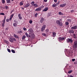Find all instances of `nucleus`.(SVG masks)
I'll list each match as a JSON object with an SVG mask.
<instances>
[{"label": "nucleus", "mask_w": 77, "mask_h": 77, "mask_svg": "<svg viewBox=\"0 0 77 77\" xmlns=\"http://www.w3.org/2000/svg\"><path fill=\"white\" fill-rule=\"evenodd\" d=\"M58 14H59V15H63V14L62 13V12H59L58 13Z\"/></svg>", "instance_id": "33"}, {"label": "nucleus", "mask_w": 77, "mask_h": 77, "mask_svg": "<svg viewBox=\"0 0 77 77\" xmlns=\"http://www.w3.org/2000/svg\"><path fill=\"white\" fill-rule=\"evenodd\" d=\"M69 33H74V31L72 30H70L69 31Z\"/></svg>", "instance_id": "17"}, {"label": "nucleus", "mask_w": 77, "mask_h": 77, "mask_svg": "<svg viewBox=\"0 0 77 77\" xmlns=\"http://www.w3.org/2000/svg\"><path fill=\"white\" fill-rule=\"evenodd\" d=\"M7 3H10V2H11L10 0H6Z\"/></svg>", "instance_id": "22"}, {"label": "nucleus", "mask_w": 77, "mask_h": 77, "mask_svg": "<svg viewBox=\"0 0 77 77\" xmlns=\"http://www.w3.org/2000/svg\"><path fill=\"white\" fill-rule=\"evenodd\" d=\"M70 77H73V76H72V75H70Z\"/></svg>", "instance_id": "58"}, {"label": "nucleus", "mask_w": 77, "mask_h": 77, "mask_svg": "<svg viewBox=\"0 0 77 77\" xmlns=\"http://www.w3.org/2000/svg\"><path fill=\"white\" fill-rule=\"evenodd\" d=\"M8 6H5V9H8Z\"/></svg>", "instance_id": "50"}, {"label": "nucleus", "mask_w": 77, "mask_h": 77, "mask_svg": "<svg viewBox=\"0 0 77 77\" xmlns=\"http://www.w3.org/2000/svg\"><path fill=\"white\" fill-rule=\"evenodd\" d=\"M72 12H74V10H72L71 11V13H72Z\"/></svg>", "instance_id": "47"}, {"label": "nucleus", "mask_w": 77, "mask_h": 77, "mask_svg": "<svg viewBox=\"0 0 77 77\" xmlns=\"http://www.w3.org/2000/svg\"><path fill=\"white\" fill-rule=\"evenodd\" d=\"M42 8H44V6H41Z\"/></svg>", "instance_id": "55"}, {"label": "nucleus", "mask_w": 77, "mask_h": 77, "mask_svg": "<svg viewBox=\"0 0 77 77\" xmlns=\"http://www.w3.org/2000/svg\"><path fill=\"white\" fill-rule=\"evenodd\" d=\"M66 4L64 3L63 4L60 5V6L61 8H63L64 7H65V6H66Z\"/></svg>", "instance_id": "8"}, {"label": "nucleus", "mask_w": 77, "mask_h": 77, "mask_svg": "<svg viewBox=\"0 0 77 77\" xmlns=\"http://www.w3.org/2000/svg\"><path fill=\"white\" fill-rule=\"evenodd\" d=\"M16 41V39L15 38H9V41H10L11 42H13L14 41Z\"/></svg>", "instance_id": "3"}, {"label": "nucleus", "mask_w": 77, "mask_h": 77, "mask_svg": "<svg viewBox=\"0 0 77 77\" xmlns=\"http://www.w3.org/2000/svg\"><path fill=\"white\" fill-rule=\"evenodd\" d=\"M14 36L16 39H19V37H18V35H16V34H14Z\"/></svg>", "instance_id": "16"}, {"label": "nucleus", "mask_w": 77, "mask_h": 77, "mask_svg": "<svg viewBox=\"0 0 77 77\" xmlns=\"http://www.w3.org/2000/svg\"><path fill=\"white\" fill-rule=\"evenodd\" d=\"M54 2L56 3L57 2V0H54Z\"/></svg>", "instance_id": "52"}, {"label": "nucleus", "mask_w": 77, "mask_h": 77, "mask_svg": "<svg viewBox=\"0 0 77 77\" xmlns=\"http://www.w3.org/2000/svg\"><path fill=\"white\" fill-rule=\"evenodd\" d=\"M14 23H17V22L16 21V20H14Z\"/></svg>", "instance_id": "48"}, {"label": "nucleus", "mask_w": 77, "mask_h": 77, "mask_svg": "<svg viewBox=\"0 0 77 77\" xmlns=\"http://www.w3.org/2000/svg\"><path fill=\"white\" fill-rule=\"evenodd\" d=\"M23 29L24 30H27V29H26V28H23Z\"/></svg>", "instance_id": "44"}, {"label": "nucleus", "mask_w": 77, "mask_h": 77, "mask_svg": "<svg viewBox=\"0 0 77 77\" xmlns=\"http://www.w3.org/2000/svg\"><path fill=\"white\" fill-rule=\"evenodd\" d=\"M25 38H26V36L24 35H23L22 38V40H24Z\"/></svg>", "instance_id": "19"}, {"label": "nucleus", "mask_w": 77, "mask_h": 77, "mask_svg": "<svg viewBox=\"0 0 77 77\" xmlns=\"http://www.w3.org/2000/svg\"><path fill=\"white\" fill-rule=\"evenodd\" d=\"M5 20H6V17H5L4 20L2 21L3 23L2 24V26H3V27H4V26H5Z\"/></svg>", "instance_id": "7"}, {"label": "nucleus", "mask_w": 77, "mask_h": 77, "mask_svg": "<svg viewBox=\"0 0 77 77\" xmlns=\"http://www.w3.org/2000/svg\"><path fill=\"white\" fill-rule=\"evenodd\" d=\"M22 9H24V8H21Z\"/></svg>", "instance_id": "59"}, {"label": "nucleus", "mask_w": 77, "mask_h": 77, "mask_svg": "<svg viewBox=\"0 0 77 77\" xmlns=\"http://www.w3.org/2000/svg\"><path fill=\"white\" fill-rule=\"evenodd\" d=\"M20 6H22V5H23V3L22 2V1L20 3Z\"/></svg>", "instance_id": "32"}, {"label": "nucleus", "mask_w": 77, "mask_h": 77, "mask_svg": "<svg viewBox=\"0 0 77 77\" xmlns=\"http://www.w3.org/2000/svg\"><path fill=\"white\" fill-rule=\"evenodd\" d=\"M4 41L5 43H6V44H9V42H8V41H6V40H5Z\"/></svg>", "instance_id": "21"}, {"label": "nucleus", "mask_w": 77, "mask_h": 77, "mask_svg": "<svg viewBox=\"0 0 77 77\" xmlns=\"http://www.w3.org/2000/svg\"><path fill=\"white\" fill-rule=\"evenodd\" d=\"M11 52H12V53H15V51H14V50L12 49L11 50Z\"/></svg>", "instance_id": "25"}, {"label": "nucleus", "mask_w": 77, "mask_h": 77, "mask_svg": "<svg viewBox=\"0 0 77 77\" xmlns=\"http://www.w3.org/2000/svg\"><path fill=\"white\" fill-rule=\"evenodd\" d=\"M32 38H35V35L33 34H32L31 35Z\"/></svg>", "instance_id": "37"}, {"label": "nucleus", "mask_w": 77, "mask_h": 77, "mask_svg": "<svg viewBox=\"0 0 77 77\" xmlns=\"http://www.w3.org/2000/svg\"><path fill=\"white\" fill-rule=\"evenodd\" d=\"M71 29H74V30L75 29H77V26H74L72 27H71Z\"/></svg>", "instance_id": "13"}, {"label": "nucleus", "mask_w": 77, "mask_h": 77, "mask_svg": "<svg viewBox=\"0 0 77 77\" xmlns=\"http://www.w3.org/2000/svg\"><path fill=\"white\" fill-rule=\"evenodd\" d=\"M13 26H14V27H16V26H17V23H13Z\"/></svg>", "instance_id": "34"}, {"label": "nucleus", "mask_w": 77, "mask_h": 77, "mask_svg": "<svg viewBox=\"0 0 77 77\" xmlns=\"http://www.w3.org/2000/svg\"><path fill=\"white\" fill-rule=\"evenodd\" d=\"M58 5V4H57L56 6H57Z\"/></svg>", "instance_id": "63"}, {"label": "nucleus", "mask_w": 77, "mask_h": 77, "mask_svg": "<svg viewBox=\"0 0 77 77\" xmlns=\"http://www.w3.org/2000/svg\"><path fill=\"white\" fill-rule=\"evenodd\" d=\"M56 23L57 24H58L59 26H62V23L61 22H60L59 20H57Z\"/></svg>", "instance_id": "4"}, {"label": "nucleus", "mask_w": 77, "mask_h": 77, "mask_svg": "<svg viewBox=\"0 0 77 77\" xmlns=\"http://www.w3.org/2000/svg\"><path fill=\"white\" fill-rule=\"evenodd\" d=\"M18 33H20V32H18Z\"/></svg>", "instance_id": "61"}, {"label": "nucleus", "mask_w": 77, "mask_h": 77, "mask_svg": "<svg viewBox=\"0 0 77 77\" xmlns=\"http://www.w3.org/2000/svg\"><path fill=\"white\" fill-rule=\"evenodd\" d=\"M48 10V7H46L43 10V12H46Z\"/></svg>", "instance_id": "10"}, {"label": "nucleus", "mask_w": 77, "mask_h": 77, "mask_svg": "<svg viewBox=\"0 0 77 77\" xmlns=\"http://www.w3.org/2000/svg\"><path fill=\"white\" fill-rule=\"evenodd\" d=\"M72 62H74L75 60V59H72Z\"/></svg>", "instance_id": "38"}, {"label": "nucleus", "mask_w": 77, "mask_h": 77, "mask_svg": "<svg viewBox=\"0 0 77 77\" xmlns=\"http://www.w3.org/2000/svg\"><path fill=\"white\" fill-rule=\"evenodd\" d=\"M44 20V18L43 17H42L41 19V20L40 21V23H42Z\"/></svg>", "instance_id": "14"}, {"label": "nucleus", "mask_w": 77, "mask_h": 77, "mask_svg": "<svg viewBox=\"0 0 77 77\" xmlns=\"http://www.w3.org/2000/svg\"><path fill=\"white\" fill-rule=\"evenodd\" d=\"M72 70H70V71H69L68 72V74H71V72H72Z\"/></svg>", "instance_id": "26"}, {"label": "nucleus", "mask_w": 77, "mask_h": 77, "mask_svg": "<svg viewBox=\"0 0 77 77\" xmlns=\"http://www.w3.org/2000/svg\"><path fill=\"white\" fill-rule=\"evenodd\" d=\"M41 10V7H39L37 8L35 10V11H40Z\"/></svg>", "instance_id": "9"}, {"label": "nucleus", "mask_w": 77, "mask_h": 77, "mask_svg": "<svg viewBox=\"0 0 77 77\" xmlns=\"http://www.w3.org/2000/svg\"><path fill=\"white\" fill-rule=\"evenodd\" d=\"M46 27V25H43V26H42V27L41 28L42 32H43V31L44 30V29H45Z\"/></svg>", "instance_id": "6"}, {"label": "nucleus", "mask_w": 77, "mask_h": 77, "mask_svg": "<svg viewBox=\"0 0 77 77\" xmlns=\"http://www.w3.org/2000/svg\"><path fill=\"white\" fill-rule=\"evenodd\" d=\"M31 5H32V6H34L35 8H38V5H37L36 4H35V2L33 1L30 3Z\"/></svg>", "instance_id": "2"}, {"label": "nucleus", "mask_w": 77, "mask_h": 77, "mask_svg": "<svg viewBox=\"0 0 77 77\" xmlns=\"http://www.w3.org/2000/svg\"><path fill=\"white\" fill-rule=\"evenodd\" d=\"M2 3L3 4H4L5 3V0H2Z\"/></svg>", "instance_id": "36"}, {"label": "nucleus", "mask_w": 77, "mask_h": 77, "mask_svg": "<svg viewBox=\"0 0 77 77\" xmlns=\"http://www.w3.org/2000/svg\"><path fill=\"white\" fill-rule=\"evenodd\" d=\"M56 5H57L56 4H53L52 5V7L53 8H54V7H56Z\"/></svg>", "instance_id": "24"}, {"label": "nucleus", "mask_w": 77, "mask_h": 77, "mask_svg": "<svg viewBox=\"0 0 77 77\" xmlns=\"http://www.w3.org/2000/svg\"><path fill=\"white\" fill-rule=\"evenodd\" d=\"M73 37L74 38H75V39L76 38V36L75 34H73Z\"/></svg>", "instance_id": "27"}, {"label": "nucleus", "mask_w": 77, "mask_h": 77, "mask_svg": "<svg viewBox=\"0 0 77 77\" xmlns=\"http://www.w3.org/2000/svg\"><path fill=\"white\" fill-rule=\"evenodd\" d=\"M29 6H30V4H29V3H28L27 4L24 6V8H27V7H29Z\"/></svg>", "instance_id": "12"}, {"label": "nucleus", "mask_w": 77, "mask_h": 77, "mask_svg": "<svg viewBox=\"0 0 77 77\" xmlns=\"http://www.w3.org/2000/svg\"><path fill=\"white\" fill-rule=\"evenodd\" d=\"M52 35L53 36V37H55L56 35V33L55 32H52Z\"/></svg>", "instance_id": "15"}, {"label": "nucleus", "mask_w": 77, "mask_h": 77, "mask_svg": "<svg viewBox=\"0 0 77 77\" xmlns=\"http://www.w3.org/2000/svg\"><path fill=\"white\" fill-rule=\"evenodd\" d=\"M66 25V26H68V24H69V23H68V22H66L65 23Z\"/></svg>", "instance_id": "30"}, {"label": "nucleus", "mask_w": 77, "mask_h": 77, "mask_svg": "<svg viewBox=\"0 0 77 77\" xmlns=\"http://www.w3.org/2000/svg\"><path fill=\"white\" fill-rule=\"evenodd\" d=\"M67 21H68V22H69V23H71V20L70 19H68L67 20Z\"/></svg>", "instance_id": "29"}, {"label": "nucleus", "mask_w": 77, "mask_h": 77, "mask_svg": "<svg viewBox=\"0 0 77 77\" xmlns=\"http://www.w3.org/2000/svg\"><path fill=\"white\" fill-rule=\"evenodd\" d=\"M65 39V37H59V38H58V40L59 41H63Z\"/></svg>", "instance_id": "5"}, {"label": "nucleus", "mask_w": 77, "mask_h": 77, "mask_svg": "<svg viewBox=\"0 0 77 77\" xmlns=\"http://www.w3.org/2000/svg\"><path fill=\"white\" fill-rule=\"evenodd\" d=\"M20 33H22V31H20Z\"/></svg>", "instance_id": "56"}, {"label": "nucleus", "mask_w": 77, "mask_h": 77, "mask_svg": "<svg viewBox=\"0 0 77 77\" xmlns=\"http://www.w3.org/2000/svg\"><path fill=\"white\" fill-rule=\"evenodd\" d=\"M38 13H36L35 14V17H37V16H38Z\"/></svg>", "instance_id": "40"}, {"label": "nucleus", "mask_w": 77, "mask_h": 77, "mask_svg": "<svg viewBox=\"0 0 77 77\" xmlns=\"http://www.w3.org/2000/svg\"><path fill=\"white\" fill-rule=\"evenodd\" d=\"M28 31L30 34H31V33H33V30H32V29H29L28 30Z\"/></svg>", "instance_id": "11"}, {"label": "nucleus", "mask_w": 77, "mask_h": 77, "mask_svg": "<svg viewBox=\"0 0 77 77\" xmlns=\"http://www.w3.org/2000/svg\"><path fill=\"white\" fill-rule=\"evenodd\" d=\"M14 16V14H13L12 15H11V17H10L11 18H12L13 17V16Z\"/></svg>", "instance_id": "43"}, {"label": "nucleus", "mask_w": 77, "mask_h": 77, "mask_svg": "<svg viewBox=\"0 0 77 77\" xmlns=\"http://www.w3.org/2000/svg\"><path fill=\"white\" fill-rule=\"evenodd\" d=\"M44 1L45 2H47V0H44Z\"/></svg>", "instance_id": "51"}, {"label": "nucleus", "mask_w": 77, "mask_h": 77, "mask_svg": "<svg viewBox=\"0 0 77 77\" xmlns=\"http://www.w3.org/2000/svg\"><path fill=\"white\" fill-rule=\"evenodd\" d=\"M28 37H30V35H29Z\"/></svg>", "instance_id": "60"}, {"label": "nucleus", "mask_w": 77, "mask_h": 77, "mask_svg": "<svg viewBox=\"0 0 77 77\" xmlns=\"http://www.w3.org/2000/svg\"><path fill=\"white\" fill-rule=\"evenodd\" d=\"M66 42L67 43H72V42H73V40L71 38H68L66 39Z\"/></svg>", "instance_id": "1"}, {"label": "nucleus", "mask_w": 77, "mask_h": 77, "mask_svg": "<svg viewBox=\"0 0 77 77\" xmlns=\"http://www.w3.org/2000/svg\"><path fill=\"white\" fill-rule=\"evenodd\" d=\"M60 3V1H58L57 2V3L56 4V5H59Z\"/></svg>", "instance_id": "42"}, {"label": "nucleus", "mask_w": 77, "mask_h": 77, "mask_svg": "<svg viewBox=\"0 0 77 77\" xmlns=\"http://www.w3.org/2000/svg\"><path fill=\"white\" fill-rule=\"evenodd\" d=\"M74 64H77V63L76 62H75L74 63Z\"/></svg>", "instance_id": "57"}, {"label": "nucleus", "mask_w": 77, "mask_h": 77, "mask_svg": "<svg viewBox=\"0 0 77 77\" xmlns=\"http://www.w3.org/2000/svg\"><path fill=\"white\" fill-rule=\"evenodd\" d=\"M73 47L74 48H77V45H73Z\"/></svg>", "instance_id": "20"}, {"label": "nucleus", "mask_w": 77, "mask_h": 77, "mask_svg": "<svg viewBox=\"0 0 77 77\" xmlns=\"http://www.w3.org/2000/svg\"><path fill=\"white\" fill-rule=\"evenodd\" d=\"M48 17H50V16H51V15H50V13H48Z\"/></svg>", "instance_id": "45"}, {"label": "nucleus", "mask_w": 77, "mask_h": 77, "mask_svg": "<svg viewBox=\"0 0 77 77\" xmlns=\"http://www.w3.org/2000/svg\"><path fill=\"white\" fill-rule=\"evenodd\" d=\"M74 45H77V41H75L74 42Z\"/></svg>", "instance_id": "28"}, {"label": "nucleus", "mask_w": 77, "mask_h": 77, "mask_svg": "<svg viewBox=\"0 0 77 77\" xmlns=\"http://www.w3.org/2000/svg\"><path fill=\"white\" fill-rule=\"evenodd\" d=\"M31 47H32V46H31Z\"/></svg>", "instance_id": "64"}, {"label": "nucleus", "mask_w": 77, "mask_h": 77, "mask_svg": "<svg viewBox=\"0 0 77 77\" xmlns=\"http://www.w3.org/2000/svg\"><path fill=\"white\" fill-rule=\"evenodd\" d=\"M12 18L10 17L9 19V20H10V21H11V20H12Z\"/></svg>", "instance_id": "49"}, {"label": "nucleus", "mask_w": 77, "mask_h": 77, "mask_svg": "<svg viewBox=\"0 0 77 77\" xmlns=\"http://www.w3.org/2000/svg\"><path fill=\"white\" fill-rule=\"evenodd\" d=\"M14 0H11V1H14Z\"/></svg>", "instance_id": "62"}, {"label": "nucleus", "mask_w": 77, "mask_h": 77, "mask_svg": "<svg viewBox=\"0 0 77 77\" xmlns=\"http://www.w3.org/2000/svg\"><path fill=\"white\" fill-rule=\"evenodd\" d=\"M18 17H19V18L20 20H21V19H22V17H21V15H20V14L18 15Z\"/></svg>", "instance_id": "18"}, {"label": "nucleus", "mask_w": 77, "mask_h": 77, "mask_svg": "<svg viewBox=\"0 0 77 77\" xmlns=\"http://www.w3.org/2000/svg\"><path fill=\"white\" fill-rule=\"evenodd\" d=\"M6 21L7 22H9V19H7L6 20Z\"/></svg>", "instance_id": "41"}, {"label": "nucleus", "mask_w": 77, "mask_h": 77, "mask_svg": "<svg viewBox=\"0 0 77 77\" xmlns=\"http://www.w3.org/2000/svg\"><path fill=\"white\" fill-rule=\"evenodd\" d=\"M5 30H8V28H6L5 29Z\"/></svg>", "instance_id": "54"}, {"label": "nucleus", "mask_w": 77, "mask_h": 77, "mask_svg": "<svg viewBox=\"0 0 77 77\" xmlns=\"http://www.w3.org/2000/svg\"><path fill=\"white\" fill-rule=\"evenodd\" d=\"M42 35H43V36H45V35H46V34H45V33H43Z\"/></svg>", "instance_id": "46"}, {"label": "nucleus", "mask_w": 77, "mask_h": 77, "mask_svg": "<svg viewBox=\"0 0 77 77\" xmlns=\"http://www.w3.org/2000/svg\"><path fill=\"white\" fill-rule=\"evenodd\" d=\"M0 15H5V14H4V13H1L0 14Z\"/></svg>", "instance_id": "35"}, {"label": "nucleus", "mask_w": 77, "mask_h": 77, "mask_svg": "<svg viewBox=\"0 0 77 77\" xmlns=\"http://www.w3.org/2000/svg\"><path fill=\"white\" fill-rule=\"evenodd\" d=\"M25 35L27 38H29V34L27 32L25 33Z\"/></svg>", "instance_id": "23"}, {"label": "nucleus", "mask_w": 77, "mask_h": 77, "mask_svg": "<svg viewBox=\"0 0 77 77\" xmlns=\"http://www.w3.org/2000/svg\"><path fill=\"white\" fill-rule=\"evenodd\" d=\"M32 20H30L29 21V23H30V24H32Z\"/></svg>", "instance_id": "39"}, {"label": "nucleus", "mask_w": 77, "mask_h": 77, "mask_svg": "<svg viewBox=\"0 0 77 77\" xmlns=\"http://www.w3.org/2000/svg\"><path fill=\"white\" fill-rule=\"evenodd\" d=\"M46 32H48V29H47L46 30Z\"/></svg>", "instance_id": "53"}, {"label": "nucleus", "mask_w": 77, "mask_h": 77, "mask_svg": "<svg viewBox=\"0 0 77 77\" xmlns=\"http://www.w3.org/2000/svg\"><path fill=\"white\" fill-rule=\"evenodd\" d=\"M7 50H8V52H9V53H11V50L10 49H9V48L7 49Z\"/></svg>", "instance_id": "31"}]
</instances>
